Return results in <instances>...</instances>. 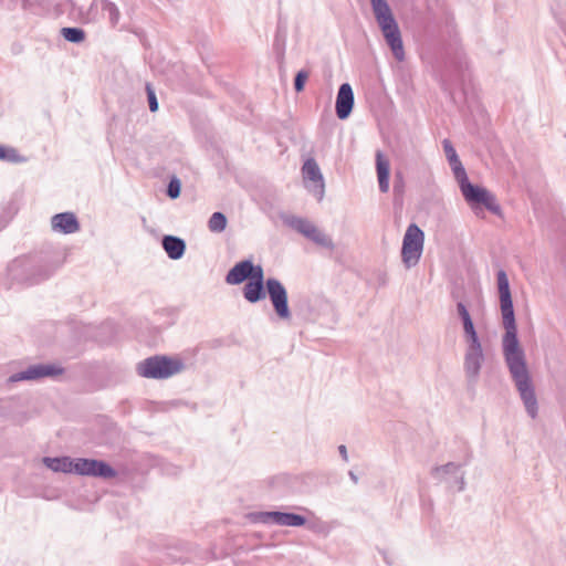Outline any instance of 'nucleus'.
<instances>
[{
	"label": "nucleus",
	"instance_id": "obj_42",
	"mask_svg": "<svg viewBox=\"0 0 566 566\" xmlns=\"http://www.w3.org/2000/svg\"><path fill=\"white\" fill-rule=\"evenodd\" d=\"M319 532H321V534H322V533L327 532V531L325 530V526L323 525V523H322V522H321V528H319Z\"/></svg>",
	"mask_w": 566,
	"mask_h": 566
},
{
	"label": "nucleus",
	"instance_id": "obj_27",
	"mask_svg": "<svg viewBox=\"0 0 566 566\" xmlns=\"http://www.w3.org/2000/svg\"><path fill=\"white\" fill-rule=\"evenodd\" d=\"M0 160L9 163H21L24 160V158L19 155L15 148L0 145Z\"/></svg>",
	"mask_w": 566,
	"mask_h": 566
},
{
	"label": "nucleus",
	"instance_id": "obj_32",
	"mask_svg": "<svg viewBox=\"0 0 566 566\" xmlns=\"http://www.w3.org/2000/svg\"><path fill=\"white\" fill-rule=\"evenodd\" d=\"M147 101L150 112L155 113L158 111V101L156 97L155 90L149 83L146 84Z\"/></svg>",
	"mask_w": 566,
	"mask_h": 566
},
{
	"label": "nucleus",
	"instance_id": "obj_14",
	"mask_svg": "<svg viewBox=\"0 0 566 566\" xmlns=\"http://www.w3.org/2000/svg\"><path fill=\"white\" fill-rule=\"evenodd\" d=\"M51 227L54 231L71 234L80 230V222L73 212L56 213L51 218Z\"/></svg>",
	"mask_w": 566,
	"mask_h": 566
},
{
	"label": "nucleus",
	"instance_id": "obj_3",
	"mask_svg": "<svg viewBox=\"0 0 566 566\" xmlns=\"http://www.w3.org/2000/svg\"><path fill=\"white\" fill-rule=\"evenodd\" d=\"M243 297L252 304L269 297L275 315L283 322L292 318V312L289 306V295L283 283L275 279L269 277L265 283L247 282L242 290Z\"/></svg>",
	"mask_w": 566,
	"mask_h": 566
},
{
	"label": "nucleus",
	"instance_id": "obj_29",
	"mask_svg": "<svg viewBox=\"0 0 566 566\" xmlns=\"http://www.w3.org/2000/svg\"><path fill=\"white\" fill-rule=\"evenodd\" d=\"M180 193H181V181L179 178L174 176L172 178H170V180L167 185L166 195L170 199H177L180 196Z\"/></svg>",
	"mask_w": 566,
	"mask_h": 566
},
{
	"label": "nucleus",
	"instance_id": "obj_22",
	"mask_svg": "<svg viewBox=\"0 0 566 566\" xmlns=\"http://www.w3.org/2000/svg\"><path fill=\"white\" fill-rule=\"evenodd\" d=\"M101 10L104 17H106L109 23L115 27L119 21V10L117 6L109 0H102Z\"/></svg>",
	"mask_w": 566,
	"mask_h": 566
},
{
	"label": "nucleus",
	"instance_id": "obj_34",
	"mask_svg": "<svg viewBox=\"0 0 566 566\" xmlns=\"http://www.w3.org/2000/svg\"><path fill=\"white\" fill-rule=\"evenodd\" d=\"M405 192V180H403V176L401 172H396L395 174V179H394V193L395 196H402Z\"/></svg>",
	"mask_w": 566,
	"mask_h": 566
},
{
	"label": "nucleus",
	"instance_id": "obj_15",
	"mask_svg": "<svg viewBox=\"0 0 566 566\" xmlns=\"http://www.w3.org/2000/svg\"><path fill=\"white\" fill-rule=\"evenodd\" d=\"M375 157L379 191L386 193L389 191L390 163L381 150H377Z\"/></svg>",
	"mask_w": 566,
	"mask_h": 566
},
{
	"label": "nucleus",
	"instance_id": "obj_40",
	"mask_svg": "<svg viewBox=\"0 0 566 566\" xmlns=\"http://www.w3.org/2000/svg\"><path fill=\"white\" fill-rule=\"evenodd\" d=\"M349 478L352 479V481L354 483H357L358 482V476L353 472V471H349Z\"/></svg>",
	"mask_w": 566,
	"mask_h": 566
},
{
	"label": "nucleus",
	"instance_id": "obj_23",
	"mask_svg": "<svg viewBox=\"0 0 566 566\" xmlns=\"http://www.w3.org/2000/svg\"><path fill=\"white\" fill-rule=\"evenodd\" d=\"M61 34L64 40L71 43H82L85 38L86 33L82 28L76 27H65L61 29Z\"/></svg>",
	"mask_w": 566,
	"mask_h": 566
},
{
	"label": "nucleus",
	"instance_id": "obj_9",
	"mask_svg": "<svg viewBox=\"0 0 566 566\" xmlns=\"http://www.w3.org/2000/svg\"><path fill=\"white\" fill-rule=\"evenodd\" d=\"M75 474L111 480L117 476V471L104 460L76 458Z\"/></svg>",
	"mask_w": 566,
	"mask_h": 566
},
{
	"label": "nucleus",
	"instance_id": "obj_28",
	"mask_svg": "<svg viewBox=\"0 0 566 566\" xmlns=\"http://www.w3.org/2000/svg\"><path fill=\"white\" fill-rule=\"evenodd\" d=\"M249 281L248 282H251V283H265L266 280H264V271H263V268L261 265H255L253 264V262L250 260V265H249Z\"/></svg>",
	"mask_w": 566,
	"mask_h": 566
},
{
	"label": "nucleus",
	"instance_id": "obj_12",
	"mask_svg": "<svg viewBox=\"0 0 566 566\" xmlns=\"http://www.w3.org/2000/svg\"><path fill=\"white\" fill-rule=\"evenodd\" d=\"M354 91L349 83H343L337 92L335 111L336 116L344 120L347 119L354 108Z\"/></svg>",
	"mask_w": 566,
	"mask_h": 566
},
{
	"label": "nucleus",
	"instance_id": "obj_7",
	"mask_svg": "<svg viewBox=\"0 0 566 566\" xmlns=\"http://www.w3.org/2000/svg\"><path fill=\"white\" fill-rule=\"evenodd\" d=\"M424 242V232L416 223H410L405 232L401 247V259L407 269L418 264Z\"/></svg>",
	"mask_w": 566,
	"mask_h": 566
},
{
	"label": "nucleus",
	"instance_id": "obj_35",
	"mask_svg": "<svg viewBox=\"0 0 566 566\" xmlns=\"http://www.w3.org/2000/svg\"><path fill=\"white\" fill-rule=\"evenodd\" d=\"M50 272L49 271H43V272H40L38 277H33V279H30V284H36L45 279H48L50 276Z\"/></svg>",
	"mask_w": 566,
	"mask_h": 566
},
{
	"label": "nucleus",
	"instance_id": "obj_18",
	"mask_svg": "<svg viewBox=\"0 0 566 566\" xmlns=\"http://www.w3.org/2000/svg\"><path fill=\"white\" fill-rule=\"evenodd\" d=\"M249 265L250 260H242L235 263L227 273L226 282L230 285H239L249 281Z\"/></svg>",
	"mask_w": 566,
	"mask_h": 566
},
{
	"label": "nucleus",
	"instance_id": "obj_24",
	"mask_svg": "<svg viewBox=\"0 0 566 566\" xmlns=\"http://www.w3.org/2000/svg\"><path fill=\"white\" fill-rule=\"evenodd\" d=\"M227 217L222 212H213L208 221V228L211 232L220 233L227 228Z\"/></svg>",
	"mask_w": 566,
	"mask_h": 566
},
{
	"label": "nucleus",
	"instance_id": "obj_20",
	"mask_svg": "<svg viewBox=\"0 0 566 566\" xmlns=\"http://www.w3.org/2000/svg\"><path fill=\"white\" fill-rule=\"evenodd\" d=\"M322 250H326V255L334 258L336 262H342L344 248L339 244H334L332 239L323 233H321V255L324 254Z\"/></svg>",
	"mask_w": 566,
	"mask_h": 566
},
{
	"label": "nucleus",
	"instance_id": "obj_16",
	"mask_svg": "<svg viewBox=\"0 0 566 566\" xmlns=\"http://www.w3.org/2000/svg\"><path fill=\"white\" fill-rule=\"evenodd\" d=\"M161 245L168 258L171 260H179L184 256L186 252V242L184 239L166 234L161 239Z\"/></svg>",
	"mask_w": 566,
	"mask_h": 566
},
{
	"label": "nucleus",
	"instance_id": "obj_26",
	"mask_svg": "<svg viewBox=\"0 0 566 566\" xmlns=\"http://www.w3.org/2000/svg\"><path fill=\"white\" fill-rule=\"evenodd\" d=\"M463 464L448 462L443 465H437L431 469V475L440 479L444 474H455Z\"/></svg>",
	"mask_w": 566,
	"mask_h": 566
},
{
	"label": "nucleus",
	"instance_id": "obj_36",
	"mask_svg": "<svg viewBox=\"0 0 566 566\" xmlns=\"http://www.w3.org/2000/svg\"><path fill=\"white\" fill-rule=\"evenodd\" d=\"M379 553L381 554L382 556V559L384 562L388 565V566H391L394 564V560L392 558L389 556L388 552L385 551V549H380Z\"/></svg>",
	"mask_w": 566,
	"mask_h": 566
},
{
	"label": "nucleus",
	"instance_id": "obj_21",
	"mask_svg": "<svg viewBox=\"0 0 566 566\" xmlns=\"http://www.w3.org/2000/svg\"><path fill=\"white\" fill-rule=\"evenodd\" d=\"M324 315V322H321V326H326L328 328H333L337 323L338 315L334 307V305L325 300H321V316Z\"/></svg>",
	"mask_w": 566,
	"mask_h": 566
},
{
	"label": "nucleus",
	"instance_id": "obj_33",
	"mask_svg": "<svg viewBox=\"0 0 566 566\" xmlns=\"http://www.w3.org/2000/svg\"><path fill=\"white\" fill-rule=\"evenodd\" d=\"M308 78V73L304 70H301L296 73L294 78V90L298 93L304 90L305 83Z\"/></svg>",
	"mask_w": 566,
	"mask_h": 566
},
{
	"label": "nucleus",
	"instance_id": "obj_10",
	"mask_svg": "<svg viewBox=\"0 0 566 566\" xmlns=\"http://www.w3.org/2000/svg\"><path fill=\"white\" fill-rule=\"evenodd\" d=\"M65 373V368L57 364H36L9 377L10 382L22 380H38L42 378H56Z\"/></svg>",
	"mask_w": 566,
	"mask_h": 566
},
{
	"label": "nucleus",
	"instance_id": "obj_5",
	"mask_svg": "<svg viewBox=\"0 0 566 566\" xmlns=\"http://www.w3.org/2000/svg\"><path fill=\"white\" fill-rule=\"evenodd\" d=\"M185 369L180 358L167 355H154L136 365V373L147 379H167Z\"/></svg>",
	"mask_w": 566,
	"mask_h": 566
},
{
	"label": "nucleus",
	"instance_id": "obj_37",
	"mask_svg": "<svg viewBox=\"0 0 566 566\" xmlns=\"http://www.w3.org/2000/svg\"><path fill=\"white\" fill-rule=\"evenodd\" d=\"M338 451H339V453H340L342 458H343L345 461H347V449H346V446L340 444V446L338 447Z\"/></svg>",
	"mask_w": 566,
	"mask_h": 566
},
{
	"label": "nucleus",
	"instance_id": "obj_13",
	"mask_svg": "<svg viewBox=\"0 0 566 566\" xmlns=\"http://www.w3.org/2000/svg\"><path fill=\"white\" fill-rule=\"evenodd\" d=\"M282 220L285 226L303 234L311 241L318 243V229L307 219L287 214L282 216Z\"/></svg>",
	"mask_w": 566,
	"mask_h": 566
},
{
	"label": "nucleus",
	"instance_id": "obj_1",
	"mask_svg": "<svg viewBox=\"0 0 566 566\" xmlns=\"http://www.w3.org/2000/svg\"><path fill=\"white\" fill-rule=\"evenodd\" d=\"M496 290L499 295L502 325L505 329L502 336V352L512 380L520 394L526 413L535 419L538 416V402L535 388L530 375L525 352L518 339L512 292L505 270L496 272Z\"/></svg>",
	"mask_w": 566,
	"mask_h": 566
},
{
	"label": "nucleus",
	"instance_id": "obj_6",
	"mask_svg": "<svg viewBox=\"0 0 566 566\" xmlns=\"http://www.w3.org/2000/svg\"><path fill=\"white\" fill-rule=\"evenodd\" d=\"M461 193L472 210L485 208L491 213L501 216V207L492 192L486 188L474 185L470 180L459 187Z\"/></svg>",
	"mask_w": 566,
	"mask_h": 566
},
{
	"label": "nucleus",
	"instance_id": "obj_17",
	"mask_svg": "<svg viewBox=\"0 0 566 566\" xmlns=\"http://www.w3.org/2000/svg\"><path fill=\"white\" fill-rule=\"evenodd\" d=\"M42 462L54 472L75 473L76 459L70 457H44Z\"/></svg>",
	"mask_w": 566,
	"mask_h": 566
},
{
	"label": "nucleus",
	"instance_id": "obj_2",
	"mask_svg": "<svg viewBox=\"0 0 566 566\" xmlns=\"http://www.w3.org/2000/svg\"><path fill=\"white\" fill-rule=\"evenodd\" d=\"M458 316L462 322L463 333L467 342L464 353L463 369L467 378V388L472 395L475 394V387L479 381L482 365L484 363V353L479 334L475 329L471 314L463 302L457 303Z\"/></svg>",
	"mask_w": 566,
	"mask_h": 566
},
{
	"label": "nucleus",
	"instance_id": "obj_11",
	"mask_svg": "<svg viewBox=\"0 0 566 566\" xmlns=\"http://www.w3.org/2000/svg\"><path fill=\"white\" fill-rule=\"evenodd\" d=\"M255 517L259 522L264 524L284 526H302L306 522V518L303 515L280 511L259 512Z\"/></svg>",
	"mask_w": 566,
	"mask_h": 566
},
{
	"label": "nucleus",
	"instance_id": "obj_41",
	"mask_svg": "<svg viewBox=\"0 0 566 566\" xmlns=\"http://www.w3.org/2000/svg\"><path fill=\"white\" fill-rule=\"evenodd\" d=\"M29 7H30V1H29V0H22V8H23L24 10H28V9H29Z\"/></svg>",
	"mask_w": 566,
	"mask_h": 566
},
{
	"label": "nucleus",
	"instance_id": "obj_25",
	"mask_svg": "<svg viewBox=\"0 0 566 566\" xmlns=\"http://www.w3.org/2000/svg\"><path fill=\"white\" fill-rule=\"evenodd\" d=\"M304 180L318 181V165L314 158H308L302 167Z\"/></svg>",
	"mask_w": 566,
	"mask_h": 566
},
{
	"label": "nucleus",
	"instance_id": "obj_30",
	"mask_svg": "<svg viewBox=\"0 0 566 566\" xmlns=\"http://www.w3.org/2000/svg\"><path fill=\"white\" fill-rule=\"evenodd\" d=\"M450 167H451V170H452V172L454 175V178H455L459 187H461L467 181H469V177L467 175L465 168H464V166L462 165L461 161H459L457 164H453Z\"/></svg>",
	"mask_w": 566,
	"mask_h": 566
},
{
	"label": "nucleus",
	"instance_id": "obj_8",
	"mask_svg": "<svg viewBox=\"0 0 566 566\" xmlns=\"http://www.w3.org/2000/svg\"><path fill=\"white\" fill-rule=\"evenodd\" d=\"M443 76L444 78L441 83L442 90L447 92L450 98L455 103V95L449 81L453 82L455 85L463 86L464 82L470 76L467 56L464 54H455L450 59Z\"/></svg>",
	"mask_w": 566,
	"mask_h": 566
},
{
	"label": "nucleus",
	"instance_id": "obj_4",
	"mask_svg": "<svg viewBox=\"0 0 566 566\" xmlns=\"http://www.w3.org/2000/svg\"><path fill=\"white\" fill-rule=\"evenodd\" d=\"M371 9L386 44L394 57L401 62L405 60V49L398 22L386 0H370Z\"/></svg>",
	"mask_w": 566,
	"mask_h": 566
},
{
	"label": "nucleus",
	"instance_id": "obj_43",
	"mask_svg": "<svg viewBox=\"0 0 566 566\" xmlns=\"http://www.w3.org/2000/svg\"><path fill=\"white\" fill-rule=\"evenodd\" d=\"M15 266H17V264H15V263L11 264V265H10V268H9V269H10V271H13V269H14Z\"/></svg>",
	"mask_w": 566,
	"mask_h": 566
},
{
	"label": "nucleus",
	"instance_id": "obj_31",
	"mask_svg": "<svg viewBox=\"0 0 566 566\" xmlns=\"http://www.w3.org/2000/svg\"><path fill=\"white\" fill-rule=\"evenodd\" d=\"M442 146H443V150H444L447 160L450 166L461 161L457 154L455 148L453 147L452 143L449 139H443Z\"/></svg>",
	"mask_w": 566,
	"mask_h": 566
},
{
	"label": "nucleus",
	"instance_id": "obj_19",
	"mask_svg": "<svg viewBox=\"0 0 566 566\" xmlns=\"http://www.w3.org/2000/svg\"><path fill=\"white\" fill-rule=\"evenodd\" d=\"M286 35L287 31L285 25L279 22L273 41V52L275 54L280 69H282L284 63Z\"/></svg>",
	"mask_w": 566,
	"mask_h": 566
},
{
	"label": "nucleus",
	"instance_id": "obj_39",
	"mask_svg": "<svg viewBox=\"0 0 566 566\" xmlns=\"http://www.w3.org/2000/svg\"><path fill=\"white\" fill-rule=\"evenodd\" d=\"M319 180H321V199L323 198V195H324V178H323V175L321 174V177H319Z\"/></svg>",
	"mask_w": 566,
	"mask_h": 566
},
{
	"label": "nucleus",
	"instance_id": "obj_38",
	"mask_svg": "<svg viewBox=\"0 0 566 566\" xmlns=\"http://www.w3.org/2000/svg\"><path fill=\"white\" fill-rule=\"evenodd\" d=\"M458 484H459V491H463L465 489V481H464V476L461 475L458 480H457Z\"/></svg>",
	"mask_w": 566,
	"mask_h": 566
}]
</instances>
